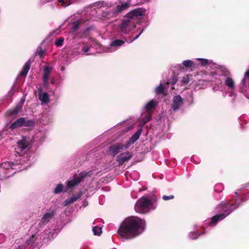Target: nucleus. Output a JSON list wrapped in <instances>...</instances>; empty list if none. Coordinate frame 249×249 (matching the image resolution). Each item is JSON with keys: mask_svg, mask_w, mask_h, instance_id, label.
<instances>
[{"mask_svg": "<svg viewBox=\"0 0 249 249\" xmlns=\"http://www.w3.org/2000/svg\"><path fill=\"white\" fill-rule=\"evenodd\" d=\"M145 226L144 220L137 216H130L122 222L118 233L124 238L130 240L140 235L143 231Z\"/></svg>", "mask_w": 249, "mask_h": 249, "instance_id": "obj_1", "label": "nucleus"}, {"mask_svg": "<svg viewBox=\"0 0 249 249\" xmlns=\"http://www.w3.org/2000/svg\"><path fill=\"white\" fill-rule=\"evenodd\" d=\"M145 13V10L143 8H137L128 13L124 16L120 25V29L122 32L126 34L131 31L136 26L142 16Z\"/></svg>", "mask_w": 249, "mask_h": 249, "instance_id": "obj_2", "label": "nucleus"}, {"mask_svg": "<svg viewBox=\"0 0 249 249\" xmlns=\"http://www.w3.org/2000/svg\"><path fill=\"white\" fill-rule=\"evenodd\" d=\"M142 132V129H139L136 133H135L126 142L125 144L121 143H117L116 144L111 145L108 149L109 154L113 156L119 153L121 150L127 149L131 144L135 142L139 138Z\"/></svg>", "mask_w": 249, "mask_h": 249, "instance_id": "obj_3", "label": "nucleus"}, {"mask_svg": "<svg viewBox=\"0 0 249 249\" xmlns=\"http://www.w3.org/2000/svg\"><path fill=\"white\" fill-rule=\"evenodd\" d=\"M130 5V3L128 1L121 2L120 5H118L112 10L109 9V8H105V10H102L100 16L104 19L115 18L123 11L128 8Z\"/></svg>", "mask_w": 249, "mask_h": 249, "instance_id": "obj_4", "label": "nucleus"}, {"mask_svg": "<svg viewBox=\"0 0 249 249\" xmlns=\"http://www.w3.org/2000/svg\"><path fill=\"white\" fill-rule=\"evenodd\" d=\"M152 205L151 200L147 197H142L139 199L135 205V211L141 213L147 212Z\"/></svg>", "mask_w": 249, "mask_h": 249, "instance_id": "obj_5", "label": "nucleus"}, {"mask_svg": "<svg viewBox=\"0 0 249 249\" xmlns=\"http://www.w3.org/2000/svg\"><path fill=\"white\" fill-rule=\"evenodd\" d=\"M240 205V203L239 202H237V199H236V201H235V202L233 204H230L227 202H222L218 205V207L223 212L220 214L224 215L223 216H224L225 218L234 210L238 208Z\"/></svg>", "mask_w": 249, "mask_h": 249, "instance_id": "obj_6", "label": "nucleus"}, {"mask_svg": "<svg viewBox=\"0 0 249 249\" xmlns=\"http://www.w3.org/2000/svg\"><path fill=\"white\" fill-rule=\"evenodd\" d=\"M92 174V171H90L88 172H82L79 175H75L72 179L67 182V187L70 188L77 186L82 178L90 177Z\"/></svg>", "mask_w": 249, "mask_h": 249, "instance_id": "obj_7", "label": "nucleus"}, {"mask_svg": "<svg viewBox=\"0 0 249 249\" xmlns=\"http://www.w3.org/2000/svg\"><path fill=\"white\" fill-rule=\"evenodd\" d=\"M132 158V154L129 152L122 153L118 155L116 161L118 162V166H121L123 164Z\"/></svg>", "mask_w": 249, "mask_h": 249, "instance_id": "obj_8", "label": "nucleus"}, {"mask_svg": "<svg viewBox=\"0 0 249 249\" xmlns=\"http://www.w3.org/2000/svg\"><path fill=\"white\" fill-rule=\"evenodd\" d=\"M17 143L18 149L22 151L29 147V138L26 136H22L21 139L18 140Z\"/></svg>", "mask_w": 249, "mask_h": 249, "instance_id": "obj_9", "label": "nucleus"}, {"mask_svg": "<svg viewBox=\"0 0 249 249\" xmlns=\"http://www.w3.org/2000/svg\"><path fill=\"white\" fill-rule=\"evenodd\" d=\"M183 104V101L180 95H177L174 97L173 103L172 105V108L174 111L178 110L180 107Z\"/></svg>", "mask_w": 249, "mask_h": 249, "instance_id": "obj_10", "label": "nucleus"}, {"mask_svg": "<svg viewBox=\"0 0 249 249\" xmlns=\"http://www.w3.org/2000/svg\"><path fill=\"white\" fill-rule=\"evenodd\" d=\"M31 65V62L30 59L28 60L24 64V65L23 67V69L20 73L19 74L18 77L19 76L23 77H26L27 76V74L30 69Z\"/></svg>", "mask_w": 249, "mask_h": 249, "instance_id": "obj_11", "label": "nucleus"}, {"mask_svg": "<svg viewBox=\"0 0 249 249\" xmlns=\"http://www.w3.org/2000/svg\"><path fill=\"white\" fill-rule=\"evenodd\" d=\"M51 71L52 68L50 67H46L44 69L43 75V82L44 86L48 85V79Z\"/></svg>", "mask_w": 249, "mask_h": 249, "instance_id": "obj_12", "label": "nucleus"}, {"mask_svg": "<svg viewBox=\"0 0 249 249\" xmlns=\"http://www.w3.org/2000/svg\"><path fill=\"white\" fill-rule=\"evenodd\" d=\"M92 6L98 9H101L102 8H110L111 5L109 3H107L105 1H98L94 2L92 4Z\"/></svg>", "mask_w": 249, "mask_h": 249, "instance_id": "obj_13", "label": "nucleus"}, {"mask_svg": "<svg viewBox=\"0 0 249 249\" xmlns=\"http://www.w3.org/2000/svg\"><path fill=\"white\" fill-rule=\"evenodd\" d=\"M156 106V102L154 100H152L146 104L145 108L147 112L152 113Z\"/></svg>", "mask_w": 249, "mask_h": 249, "instance_id": "obj_14", "label": "nucleus"}, {"mask_svg": "<svg viewBox=\"0 0 249 249\" xmlns=\"http://www.w3.org/2000/svg\"><path fill=\"white\" fill-rule=\"evenodd\" d=\"M22 118L17 120L14 123H12L9 126V128L11 130H14L17 128L21 127L22 126Z\"/></svg>", "mask_w": 249, "mask_h": 249, "instance_id": "obj_15", "label": "nucleus"}, {"mask_svg": "<svg viewBox=\"0 0 249 249\" xmlns=\"http://www.w3.org/2000/svg\"><path fill=\"white\" fill-rule=\"evenodd\" d=\"M54 215L53 212L45 213L43 216L41 222L43 223H47L50 221Z\"/></svg>", "mask_w": 249, "mask_h": 249, "instance_id": "obj_16", "label": "nucleus"}, {"mask_svg": "<svg viewBox=\"0 0 249 249\" xmlns=\"http://www.w3.org/2000/svg\"><path fill=\"white\" fill-rule=\"evenodd\" d=\"M22 118V126L34 127L35 123L34 121L30 120H27L24 117Z\"/></svg>", "mask_w": 249, "mask_h": 249, "instance_id": "obj_17", "label": "nucleus"}, {"mask_svg": "<svg viewBox=\"0 0 249 249\" xmlns=\"http://www.w3.org/2000/svg\"><path fill=\"white\" fill-rule=\"evenodd\" d=\"M125 42L122 39H115L110 43V46L112 47L118 48L121 47L124 44Z\"/></svg>", "mask_w": 249, "mask_h": 249, "instance_id": "obj_18", "label": "nucleus"}, {"mask_svg": "<svg viewBox=\"0 0 249 249\" xmlns=\"http://www.w3.org/2000/svg\"><path fill=\"white\" fill-rule=\"evenodd\" d=\"M39 99L43 103L48 104L49 101V94L47 92H44L42 95L39 94Z\"/></svg>", "mask_w": 249, "mask_h": 249, "instance_id": "obj_19", "label": "nucleus"}, {"mask_svg": "<svg viewBox=\"0 0 249 249\" xmlns=\"http://www.w3.org/2000/svg\"><path fill=\"white\" fill-rule=\"evenodd\" d=\"M224 215L220 214H216L211 218V223L214 224H216L218 221H221L224 218Z\"/></svg>", "mask_w": 249, "mask_h": 249, "instance_id": "obj_20", "label": "nucleus"}, {"mask_svg": "<svg viewBox=\"0 0 249 249\" xmlns=\"http://www.w3.org/2000/svg\"><path fill=\"white\" fill-rule=\"evenodd\" d=\"M165 91V87H164L162 84H160L159 86L157 87L155 90V92L157 95H160L163 94L164 95H166V93L164 92Z\"/></svg>", "mask_w": 249, "mask_h": 249, "instance_id": "obj_21", "label": "nucleus"}, {"mask_svg": "<svg viewBox=\"0 0 249 249\" xmlns=\"http://www.w3.org/2000/svg\"><path fill=\"white\" fill-rule=\"evenodd\" d=\"M225 85L231 89L235 88V84L233 79L231 77H228L225 80Z\"/></svg>", "mask_w": 249, "mask_h": 249, "instance_id": "obj_22", "label": "nucleus"}, {"mask_svg": "<svg viewBox=\"0 0 249 249\" xmlns=\"http://www.w3.org/2000/svg\"><path fill=\"white\" fill-rule=\"evenodd\" d=\"M80 195H78L77 196H73L72 197L68 198L66 200V204L70 205L74 202L76 201L78 198L80 197Z\"/></svg>", "mask_w": 249, "mask_h": 249, "instance_id": "obj_23", "label": "nucleus"}, {"mask_svg": "<svg viewBox=\"0 0 249 249\" xmlns=\"http://www.w3.org/2000/svg\"><path fill=\"white\" fill-rule=\"evenodd\" d=\"M152 118L151 113L147 112L145 116L142 118V122L143 124H145L149 121H150Z\"/></svg>", "mask_w": 249, "mask_h": 249, "instance_id": "obj_24", "label": "nucleus"}, {"mask_svg": "<svg viewBox=\"0 0 249 249\" xmlns=\"http://www.w3.org/2000/svg\"><path fill=\"white\" fill-rule=\"evenodd\" d=\"M94 235H100L102 232V228L97 226H95L92 229Z\"/></svg>", "mask_w": 249, "mask_h": 249, "instance_id": "obj_25", "label": "nucleus"}, {"mask_svg": "<svg viewBox=\"0 0 249 249\" xmlns=\"http://www.w3.org/2000/svg\"><path fill=\"white\" fill-rule=\"evenodd\" d=\"M182 64L186 68H191L193 65L194 63L190 60H187L184 61Z\"/></svg>", "mask_w": 249, "mask_h": 249, "instance_id": "obj_26", "label": "nucleus"}, {"mask_svg": "<svg viewBox=\"0 0 249 249\" xmlns=\"http://www.w3.org/2000/svg\"><path fill=\"white\" fill-rule=\"evenodd\" d=\"M63 188V186L61 184H59L57 185L56 187L55 188L54 190V193L55 194H58L62 191V189Z\"/></svg>", "mask_w": 249, "mask_h": 249, "instance_id": "obj_27", "label": "nucleus"}, {"mask_svg": "<svg viewBox=\"0 0 249 249\" xmlns=\"http://www.w3.org/2000/svg\"><path fill=\"white\" fill-rule=\"evenodd\" d=\"M36 53V55H38L40 58H41L44 55V51L42 50L41 47H39L37 49Z\"/></svg>", "mask_w": 249, "mask_h": 249, "instance_id": "obj_28", "label": "nucleus"}, {"mask_svg": "<svg viewBox=\"0 0 249 249\" xmlns=\"http://www.w3.org/2000/svg\"><path fill=\"white\" fill-rule=\"evenodd\" d=\"M64 42V39L63 38H59L55 41V45L59 47L62 45Z\"/></svg>", "mask_w": 249, "mask_h": 249, "instance_id": "obj_29", "label": "nucleus"}, {"mask_svg": "<svg viewBox=\"0 0 249 249\" xmlns=\"http://www.w3.org/2000/svg\"><path fill=\"white\" fill-rule=\"evenodd\" d=\"M18 112V109L17 107L15 108L12 110H9L8 113L10 116H16Z\"/></svg>", "mask_w": 249, "mask_h": 249, "instance_id": "obj_30", "label": "nucleus"}, {"mask_svg": "<svg viewBox=\"0 0 249 249\" xmlns=\"http://www.w3.org/2000/svg\"><path fill=\"white\" fill-rule=\"evenodd\" d=\"M197 60L201 62V64L202 66H205L208 65V60L203 58H198Z\"/></svg>", "mask_w": 249, "mask_h": 249, "instance_id": "obj_31", "label": "nucleus"}, {"mask_svg": "<svg viewBox=\"0 0 249 249\" xmlns=\"http://www.w3.org/2000/svg\"><path fill=\"white\" fill-rule=\"evenodd\" d=\"M199 234L197 232H191L190 233V238L192 239H196L198 238Z\"/></svg>", "mask_w": 249, "mask_h": 249, "instance_id": "obj_32", "label": "nucleus"}, {"mask_svg": "<svg viewBox=\"0 0 249 249\" xmlns=\"http://www.w3.org/2000/svg\"><path fill=\"white\" fill-rule=\"evenodd\" d=\"M36 241V238L35 237V235H33L29 240H28L27 241V244L28 245H30L31 244H33L35 242V241Z\"/></svg>", "mask_w": 249, "mask_h": 249, "instance_id": "obj_33", "label": "nucleus"}, {"mask_svg": "<svg viewBox=\"0 0 249 249\" xmlns=\"http://www.w3.org/2000/svg\"><path fill=\"white\" fill-rule=\"evenodd\" d=\"M162 198L164 200L167 201V200L174 199V196L173 195H170L169 196L163 195L162 196Z\"/></svg>", "mask_w": 249, "mask_h": 249, "instance_id": "obj_34", "label": "nucleus"}, {"mask_svg": "<svg viewBox=\"0 0 249 249\" xmlns=\"http://www.w3.org/2000/svg\"><path fill=\"white\" fill-rule=\"evenodd\" d=\"M181 83L183 85H186L189 83V78L187 76H184L181 80Z\"/></svg>", "mask_w": 249, "mask_h": 249, "instance_id": "obj_35", "label": "nucleus"}, {"mask_svg": "<svg viewBox=\"0 0 249 249\" xmlns=\"http://www.w3.org/2000/svg\"><path fill=\"white\" fill-rule=\"evenodd\" d=\"M249 198V193L245 194L243 196V197L242 198V201L245 202V201H247Z\"/></svg>", "mask_w": 249, "mask_h": 249, "instance_id": "obj_36", "label": "nucleus"}, {"mask_svg": "<svg viewBox=\"0 0 249 249\" xmlns=\"http://www.w3.org/2000/svg\"><path fill=\"white\" fill-rule=\"evenodd\" d=\"M177 81V78H176V76L174 75L172 79L171 84L172 85H174Z\"/></svg>", "mask_w": 249, "mask_h": 249, "instance_id": "obj_37", "label": "nucleus"}, {"mask_svg": "<svg viewBox=\"0 0 249 249\" xmlns=\"http://www.w3.org/2000/svg\"><path fill=\"white\" fill-rule=\"evenodd\" d=\"M89 50V47H88V46H84L83 47L82 51H83V52H84V53H87V52H88Z\"/></svg>", "mask_w": 249, "mask_h": 249, "instance_id": "obj_38", "label": "nucleus"}, {"mask_svg": "<svg viewBox=\"0 0 249 249\" xmlns=\"http://www.w3.org/2000/svg\"><path fill=\"white\" fill-rule=\"evenodd\" d=\"M240 190H238L237 191L235 192V194L236 196V198H235V200L237 199V201H238V196H239V193H240Z\"/></svg>", "mask_w": 249, "mask_h": 249, "instance_id": "obj_39", "label": "nucleus"}, {"mask_svg": "<svg viewBox=\"0 0 249 249\" xmlns=\"http://www.w3.org/2000/svg\"><path fill=\"white\" fill-rule=\"evenodd\" d=\"M142 33V31L139 33V35H138L137 36H135L133 38V40H132V41H134V40H135V39H137V38L139 37V36H140V35L141 34V33Z\"/></svg>", "mask_w": 249, "mask_h": 249, "instance_id": "obj_40", "label": "nucleus"}, {"mask_svg": "<svg viewBox=\"0 0 249 249\" xmlns=\"http://www.w3.org/2000/svg\"><path fill=\"white\" fill-rule=\"evenodd\" d=\"M58 2L61 3V5H63L65 4L64 0H58Z\"/></svg>", "mask_w": 249, "mask_h": 249, "instance_id": "obj_41", "label": "nucleus"}, {"mask_svg": "<svg viewBox=\"0 0 249 249\" xmlns=\"http://www.w3.org/2000/svg\"><path fill=\"white\" fill-rule=\"evenodd\" d=\"M54 82V79H53V80H52V81H51L52 84H53Z\"/></svg>", "mask_w": 249, "mask_h": 249, "instance_id": "obj_42", "label": "nucleus"}, {"mask_svg": "<svg viewBox=\"0 0 249 249\" xmlns=\"http://www.w3.org/2000/svg\"><path fill=\"white\" fill-rule=\"evenodd\" d=\"M2 133L3 132H0V136H1Z\"/></svg>", "mask_w": 249, "mask_h": 249, "instance_id": "obj_43", "label": "nucleus"}, {"mask_svg": "<svg viewBox=\"0 0 249 249\" xmlns=\"http://www.w3.org/2000/svg\"><path fill=\"white\" fill-rule=\"evenodd\" d=\"M166 84H167V85H169V82H167L166 83Z\"/></svg>", "mask_w": 249, "mask_h": 249, "instance_id": "obj_44", "label": "nucleus"}, {"mask_svg": "<svg viewBox=\"0 0 249 249\" xmlns=\"http://www.w3.org/2000/svg\"><path fill=\"white\" fill-rule=\"evenodd\" d=\"M18 249H22V248L19 247Z\"/></svg>", "mask_w": 249, "mask_h": 249, "instance_id": "obj_45", "label": "nucleus"}]
</instances>
